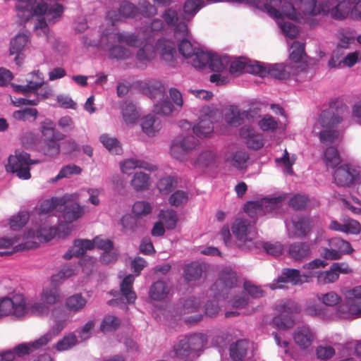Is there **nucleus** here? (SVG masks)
Masks as SVG:
<instances>
[{"instance_id":"48","label":"nucleus","mask_w":361,"mask_h":361,"mask_svg":"<svg viewBox=\"0 0 361 361\" xmlns=\"http://www.w3.org/2000/svg\"><path fill=\"white\" fill-rule=\"evenodd\" d=\"M40 300L48 305H53L60 300V292L56 286L47 287L43 289L40 295Z\"/></svg>"},{"instance_id":"50","label":"nucleus","mask_w":361,"mask_h":361,"mask_svg":"<svg viewBox=\"0 0 361 361\" xmlns=\"http://www.w3.org/2000/svg\"><path fill=\"white\" fill-rule=\"evenodd\" d=\"M102 145L114 155H119L122 152V147L119 142L115 137H110L108 134H103L99 137Z\"/></svg>"},{"instance_id":"57","label":"nucleus","mask_w":361,"mask_h":361,"mask_svg":"<svg viewBox=\"0 0 361 361\" xmlns=\"http://www.w3.org/2000/svg\"><path fill=\"white\" fill-rule=\"evenodd\" d=\"M38 116V111L35 108H25L15 111L13 116L18 121H35Z\"/></svg>"},{"instance_id":"58","label":"nucleus","mask_w":361,"mask_h":361,"mask_svg":"<svg viewBox=\"0 0 361 361\" xmlns=\"http://www.w3.org/2000/svg\"><path fill=\"white\" fill-rule=\"evenodd\" d=\"M78 343V338L73 333H70L63 336L56 344V348L59 351H65L72 348Z\"/></svg>"},{"instance_id":"4","label":"nucleus","mask_w":361,"mask_h":361,"mask_svg":"<svg viewBox=\"0 0 361 361\" xmlns=\"http://www.w3.org/2000/svg\"><path fill=\"white\" fill-rule=\"evenodd\" d=\"M314 275L312 272L301 274L300 271L293 268H283L281 274L270 284L271 289L285 288L286 284L300 286L311 281Z\"/></svg>"},{"instance_id":"20","label":"nucleus","mask_w":361,"mask_h":361,"mask_svg":"<svg viewBox=\"0 0 361 361\" xmlns=\"http://www.w3.org/2000/svg\"><path fill=\"white\" fill-rule=\"evenodd\" d=\"M65 196L66 203L63 204L61 210L62 211L61 216L66 224H62L68 225L71 231L72 227L70 224L82 216L84 213V209L77 202H68L67 195Z\"/></svg>"},{"instance_id":"32","label":"nucleus","mask_w":361,"mask_h":361,"mask_svg":"<svg viewBox=\"0 0 361 361\" xmlns=\"http://www.w3.org/2000/svg\"><path fill=\"white\" fill-rule=\"evenodd\" d=\"M142 131L148 136H154L161 128V121L154 115L148 114L142 118Z\"/></svg>"},{"instance_id":"5","label":"nucleus","mask_w":361,"mask_h":361,"mask_svg":"<svg viewBox=\"0 0 361 361\" xmlns=\"http://www.w3.org/2000/svg\"><path fill=\"white\" fill-rule=\"evenodd\" d=\"M286 195L274 197H264L256 201H250L245 204V212L251 217L271 212L281 207Z\"/></svg>"},{"instance_id":"37","label":"nucleus","mask_w":361,"mask_h":361,"mask_svg":"<svg viewBox=\"0 0 361 361\" xmlns=\"http://www.w3.org/2000/svg\"><path fill=\"white\" fill-rule=\"evenodd\" d=\"M122 116L126 124L135 123L140 117V113L135 104L132 102L125 101L121 106Z\"/></svg>"},{"instance_id":"2","label":"nucleus","mask_w":361,"mask_h":361,"mask_svg":"<svg viewBox=\"0 0 361 361\" xmlns=\"http://www.w3.org/2000/svg\"><path fill=\"white\" fill-rule=\"evenodd\" d=\"M23 13H19L20 19L23 22L28 21L34 16H42L46 15L49 23H56L61 17L63 13V6L60 4H55L49 7L48 4L44 1H38L29 2L25 6V9L23 11Z\"/></svg>"},{"instance_id":"10","label":"nucleus","mask_w":361,"mask_h":361,"mask_svg":"<svg viewBox=\"0 0 361 361\" xmlns=\"http://www.w3.org/2000/svg\"><path fill=\"white\" fill-rule=\"evenodd\" d=\"M26 313V304L23 295H15L12 298L0 299V317L13 314L21 317Z\"/></svg>"},{"instance_id":"23","label":"nucleus","mask_w":361,"mask_h":361,"mask_svg":"<svg viewBox=\"0 0 361 361\" xmlns=\"http://www.w3.org/2000/svg\"><path fill=\"white\" fill-rule=\"evenodd\" d=\"M68 319L66 313L54 316V324L45 334L39 338V341L44 343V345H47L65 328Z\"/></svg>"},{"instance_id":"62","label":"nucleus","mask_w":361,"mask_h":361,"mask_svg":"<svg viewBox=\"0 0 361 361\" xmlns=\"http://www.w3.org/2000/svg\"><path fill=\"white\" fill-rule=\"evenodd\" d=\"M221 297L225 298L224 295H222L221 293L216 292L215 293L214 298L207 301L204 306V313L206 315L209 317H214L219 313L220 307L218 305L217 300H219Z\"/></svg>"},{"instance_id":"30","label":"nucleus","mask_w":361,"mask_h":361,"mask_svg":"<svg viewBox=\"0 0 361 361\" xmlns=\"http://www.w3.org/2000/svg\"><path fill=\"white\" fill-rule=\"evenodd\" d=\"M195 356H199V352L202 351L207 343V337L202 333H195L183 338Z\"/></svg>"},{"instance_id":"28","label":"nucleus","mask_w":361,"mask_h":361,"mask_svg":"<svg viewBox=\"0 0 361 361\" xmlns=\"http://www.w3.org/2000/svg\"><path fill=\"white\" fill-rule=\"evenodd\" d=\"M197 145V140L193 135L186 136L180 142L172 144L171 154L174 158H177L178 154L183 155L195 149Z\"/></svg>"},{"instance_id":"21","label":"nucleus","mask_w":361,"mask_h":361,"mask_svg":"<svg viewBox=\"0 0 361 361\" xmlns=\"http://www.w3.org/2000/svg\"><path fill=\"white\" fill-rule=\"evenodd\" d=\"M172 295V286L162 280L154 282L149 289V297L154 301H164Z\"/></svg>"},{"instance_id":"46","label":"nucleus","mask_w":361,"mask_h":361,"mask_svg":"<svg viewBox=\"0 0 361 361\" xmlns=\"http://www.w3.org/2000/svg\"><path fill=\"white\" fill-rule=\"evenodd\" d=\"M202 268L200 263L194 262L185 266L183 269V278L187 281H197L200 279Z\"/></svg>"},{"instance_id":"51","label":"nucleus","mask_w":361,"mask_h":361,"mask_svg":"<svg viewBox=\"0 0 361 361\" xmlns=\"http://www.w3.org/2000/svg\"><path fill=\"white\" fill-rule=\"evenodd\" d=\"M177 183L176 178L168 176L160 178L157 182V186L161 194L168 195L176 187Z\"/></svg>"},{"instance_id":"42","label":"nucleus","mask_w":361,"mask_h":361,"mask_svg":"<svg viewBox=\"0 0 361 361\" xmlns=\"http://www.w3.org/2000/svg\"><path fill=\"white\" fill-rule=\"evenodd\" d=\"M44 346V344L39 341V338L29 342L17 345L13 350L16 356L23 357L30 355L33 350Z\"/></svg>"},{"instance_id":"40","label":"nucleus","mask_w":361,"mask_h":361,"mask_svg":"<svg viewBox=\"0 0 361 361\" xmlns=\"http://www.w3.org/2000/svg\"><path fill=\"white\" fill-rule=\"evenodd\" d=\"M87 304V300L81 294H74L68 297L65 302L66 308L74 313L80 312Z\"/></svg>"},{"instance_id":"63","label":"nucleus","mask_w":361,"mask_h":361,"mask_svg":"<svg viewBox=\"0 0 361 361\" xmlns=\"http://www.w3.org/2000/svg\"><path fill=\"white\" fill-rule=\"evenodd\" d=\"M317 298L324 305L329 307L336 305L341 301V296L334 291L318 294Z\"/></svg>"},{"instance_id":"25","label":"nucleus","mask_w":361,"mask_h":361,"mask_svg":"<svg viewBox=\"0 0 361 361\" xmlns=\"http://www.w3.org/2000/svg\"><path fill=\"white\" fill-rule=\"evenodd\" d=\"M266 72L267 76L269 75L279 80L286 79L291 75L298 73V71L294 66H286L282 63L269 65L266 68Z\"/></svg>"},{"instance_id":"15","label":"nucleus","mask_w":361,"mask_h":361,"mask_svg":"<svg viewBox=\"0 0 361 361\" xmlns=\"http://www.w3.org/2000/svg\"><path fill=\"white\" fill-rule=\"evenodd\" d=\"M238 281L236 272L231 267H225L219 273V280L212 286V290L227 295Z\"/></svg>"},{"instance_id":"13","label":"nucleus","mask_w":361,"mask_h":361,"mask_svg":"<svg viewBox=\"0 0 361 361\" xmlns=\"http://www.w3.org/2000/svg\"><path fill=\"white\" fill-rule=\"evenodd\" d=\"M361 317V310L352 302L346 301L337 306L335 310H329V322L342 319L353 320Z\"/></svg>"},{"instance_id":"44","label":"nucleus","mask_w":361,"mask_h":361,"mask_svg":"<svg viewBox=\"0 0 361 361\" xmlns=\"http://www.w3.org/2000/svg\"><path fill=\"white\" fill-rule=\"evenodd\" d=\"M121 170L123 173L130 174L131 171L136 168H142L148 171H153L154 168L142 159H124L120 164Z\"/></svg>"},{"instance_id":"55","label":"nucleus","mask_w":361,"mask_h":361,"mask_svg":"<svg viewBox=\"0 0 361 361\" xmlns=\"http://www.w3.org/2000/svg\"><path fill=\"white\" fill-rule=\"evenodd\" d=\"M156 56V51L154 47L150 44H145L140 48L136 54L137 61L141 63L150 61Z\"/></svg>"},{"instance_id":"60","label":"nucleus","mask_w":361,"mask_h":361,"mask_svg":"<svg viewBox=\"0 0 361 361\" xmlns=\"http://www.w3.org/2000/svg\"><path fill=\"white\" fill-rule=\"evenodd\" d=\"M73 254L75 257L82 256L87 250L94 248V243L90 240H75L73 243Z\"/></svg>"},{"instance_id":"59","label":"nucleus","mask_w":361,"mask_h":361,"mask_svg":"<svg viewBox=\"0 0 361 361\" xmlns=\"http://www.w3.org/2000/svg\"><path fill=\"white\" fill-rule=\"evenodd\" d=\"M346 301L352 302L361 310V285L346 290L344 293Z\"/></svg>"},{"instance_id":"14","label":"nucleus","mask_w":361,"mask_h":361,"mask_svg":"<svg viewBox=\"0 0 361 361\" xmlns=\"http://www.w3.org/2000/svg\"><path fill=\"white\" fill-rule=\"evenodd\" d=\"M40 159H8L6 165L7 172L15 173L16 176L23 180H28L31 177V165L39 163Z\"/></svg>"},{"instance_id":"47","label":"nucleus","mask_w":361,"mask_h":361,"mask_svg":"<svg viewBox=\"0 0 361 361\" xmlns=\"http://www.w3.org/2000/svg\"><path fill=\"white\" fill-rule=\"evenodd\" d=\"M159 218L168 230L176 228L178 222V215L176 211L172 209H162L159 214Z\"/></svg>"},{"instance_id":"33","label":"nucleus","mask_w":361,"mask_h":361,"mask_svg":"<svg viewBox=\"0 0 361 361\" xmlns=\"http://www.w3.org/2000/svg\"><path fill=\"white\" fill-rule=\"evenodd\" d=\"M283 245L279 242H265L257 240L253 243V250L258 252L265 251L267 254L278 257L282 254Z\"/></svg>"},{"instance_id":"54","label":"nucleus","mask_w":361,"mask_h":361,"mask_svg":"<svg viewBox=\"0 0 361 361\" xmlns=\"http://www.w3.org/2000/svg\"><path fill=\"white\" fill-rule=\"evenodd\" d=\"M28 41V37L25 34H18L13 37L10 43V54H18L24 49Z\"/></svg>"},{"instance_id":"26","label":"nucleus","mask_w":361,"mask_h":361,"mask_svg":"<svg viewBox=\"0 0 361 361\" xmlns=\"http://www.w3.org/2000/svg\"><path fill=\"white\" fill-rule=\"evenodd\" d=\"M293 339L296 344L302 348H309L314 339V334L307 325L297 327L294 332Z\"/></svg>"},{"instance_id":"64","label":"nucleus","mask_w":361,"mask_h":361,"mask_svg":"<svg viewBox=\"0 0 361 361\" xmlns=\"http://www.w3.org/2000/svg\"><path fill=\"white\" fill-rule=\"evenodd\" d=\"M152 210V205L149 202L141 200L137 201L133 206V213L139 217L145 216L151 213Z\"/></svg>"},{"instance_id":"49","label":"nucleus","mask_w":361,"mask_h":361,"mask_svg":"<svg viewBox=\"0 0 361 361\" xmlns=\"http://www.w3.org/2000/svg\"><path fill=\"white\" fill-rule=\"evenodd\" d=\"M307 314L317 317L319 319L329 322V309L324 307L318 304H310L305 310Z\"/></svg>"},{"instance_id":"38","label":"nucleus","mask_w":361,"mask_h":361,"mask_svg":"<svg viewBox=\"0 0 361 361\" xmlns=\"http://www.w3.org/2000/svg\"><path fill=\"white\" fill-rule=\"evenodd\" d=\"M135 277L133 274L126 276L120 285V290L123 296L128 303H133L136 300V294L133 290V284Z\"/></svg>"},{"instance_id":"16","label":"nucleus","mask_w":361,"mask_h":361,"mask_svg":"<svg viewBox=\"0 0 361 361\" xmlns=\"http://www.w3.org/2000/svg\"><path fill=\"white\" fill-rule=\"evenodd\" d=\"M215 113L209 108L202 109L200 121L193 127L194 133L198 137H207L214 131Z\"/></svg>"},{"instance_id":"56","label":"nucleus","mask_w":361,"mask_h":361,"mask_svg":"<svg viewBox=\"0 0 361 361\" xmlns=\"http://www.w3.org/2000/svg\"><path fill=\"white\" fill-rule=\"evenodd\" d=\"M109 54L111 59L125 60L129 59L133 55V52L122 45H115L109 48Z\"/></svg>"},{"instance_id":"53","label":"nucleus","mask_w":361,"mask_h":361,"mask_svg":"<svg viewBox=\"0 0 361 361\" xmlns=\"http://www.w3.org/2000/svg\"><path fill=\"white\" fill-rule=\"evenodd\" d=\"M118 13L124 18H134L139 13V8L132 2L124 0L119 4Z\"/></svg>"},{"instance_id":"24","label":"nucleus","mask_w":361,"mask_h":361,"mask_svg":"<svg viewBox=\"0 0 361 361\" xmlns=\"http://www.w3.org/2000/svg\"><path fill=\"white\" fill-rule=\"evenodd\" d=\"M27 81V84L26 85H13L14 90L16 92L27 95L28 92H35L39 90L44 84L42 74L39 71H33Z\"/></svg>"},{"instance_id":"18","label":"nucleus","mask_w":361,"mask_h":361,"mask_svg":"<svg viewBox=\"0 0 361 361\" xmlns=\"http://www.w3.org/2000/svg\"><path fill=\"white\" fill-rule=\"evenodd\" d=\"M71 233V228L68 225L59 224L57 226H41L37 231V237L40 240L49 241L54 237L63 238Z\"/></svg>"},{"instance_id":"31","label":"nucleus","mask_w":361,"mask_h":361,"mask_svg":"<svg viewBox=\"0 0 361 361\" xmlns=\"http://www.w3.org/2000/svg\"><path fill=\"white\" fill-rule=\"evenodd\" d=\"M355 32L351 28H341L336 33L338 39L336 49L344 51L350 48V44L355 42Z\"/></svg>"},{"instance_id":"39","label":"nucleus","mask_w":361,"mask_h":361,"mask_svg":"<svg viewBox=\"0 0 361 361\" xmlns=\"http://www.w3.org/2000/svg\"><path fill=\"white\" fill-rule=\"evenodd\" d=\"M247 116V111L240 112L237 106H231L226 111L224 118L227 123L236 127L242 124L244 118Z\"/></svg>"},{"instance_id":"61","label":"nucleus","mask_w":361,"mask_h":361,"mask_svg":"<svg viewBox=\"0 0 361 361\" xmlns=\"http://www.w3.org/2000/svg\"><path fill=\"white\" fill-rule=\"evenodd\" d=\"M188 201L187 192L178 190L175 191L169 198V203L173 207H178L185 204Z\"/></svg>"},{"instance_id":"7","label":"nucleus","mask_w":361,"mask_h":361,"mask_svg":"<svg viewBox=\"0 0 361 361\" xmlns=\"http://www.w3.org/2000/svg\"><path fill=\"white\" fill-rule=\"evenodd\" d=\"M231 229L239 247L253 251V243L257 240L255 239V233L252 231L249 221L237 219L233 223Z\"/></svg>"},{"instance_id":"1","label":"nucleus","mask_w":361,"mask_h":361,"mask_svg":"<svg viewBox=\"0 0 361 361\" xmlns=\"http://www.w3.org/2000/svg\"><path fill=\"white\" fill-rule=\"evenodd\" d=\"M325 165L334 169V183L339 186H349L354 183H361V170L343 163V159H324Z\"/></svg>"},{"instance_id":"35","label":"nucleus","mask_w":361,"mask_h":361,"mask_svg":"<svg viewBox=\"0 0 361 361\" xmlns=\"http://www.w3.org/2000/svg\"><path fill=\"white\" fill-rule=\"evenodd\" d=\"M250 343L246 339H240L230 346V355L234 360H242L247 355Z\"/></svg>"},{"instance_id":"43","label":"nucleus","mask_w":361,"mask_h":361,"mask_svg":"<svg viewBox=\"0 0 361 361\" xmlns=\"http://www.w3.org/2000/svg\"><path fill=\"white\" fill-rule=\"evenodd\" d=\"M66 203V196L61 197H51L44 200L40 205V212L47 214L54 210H61L63 204Z\"/></svg>"},{"instance_id":"3","label":"nucleus","mask_w":361,"mask_h":361,"mask_svg":"<svg viewBox=\"0 0 361 361\" xmlns=\"http://www.w3.org/2000/svg\"><path fill=\"white\" fill-rule=\"evenodd\" d=\"M277 314L273 318V324L279 329L291 328L294 325V315L300 312L299 305L292 300H281L274 305Z\"/></svg>"},{"instance_id":"9","label":"nucleus","mask_w":361,"mask_h":361,"mask_svg":"<svg viewBox=\"0 0 361 361\" xmlns=\"http://www.w3.org/2000/svg\"><path fill=\"white\" fill-rule=\"evenodd\" d=\"M329 247H322L321 256L326 260H336L344 255L350 254L353 249L349 242L341 238H332L328 240Z\"/></svg>"},{"instance_id":"22","label":"nucleus","mask_w":361,"mask_h":361,"mask_svg":"<svg viewBox=\"0 0 361 361\" xmlns=\"http://www.w3.org/2000/svg\"><path fill=\"white\" fill-rule=\"evenodd\" d=\"M311 245L306 242H295L288 246V254L295 262H302L310 257Z\"/></svg>"},{"instance_id":"12","label":"nucleus","mask_w":361,"mask_h":361,"mask_svg":"<svg viewBox=\"0 0 361 361\" xmlns=\"http://www.w3.org/2000/svg\"><path fill=\"white\" fill-rule=\"evenodd\" d=\"M353 272L352 269L346 262H334L329 270L315 272L317 283L320 285H326L336 282L341 274H348Z\"/></svg>"},{"instance_id":"36","label":"nucleus","mask_w":361,"mask_h":361,"mask_svg":"<svg viewBox=\"0 0 361 361\" xmlns=\"http://www.w3.org/2000/svg\"><path fill=\"white\" fill-rule=\"evenodd\" d=\"M343 121V118L338 114L333 111H322L319 116V123L321 126L326 129H332L337 126Z\"/></svg>"},{"instance_id":"27","label":"nucleus","mask_w":361,"mask_h":361,"mask_svg":"<svg viewBox=\"0 0 361 361\" xmlns=\"http://www.w3.org/2000/svg\"><path fill=\"white\" fill-rule=\"evenodd\" d=\"M292 51L290 54V59L295 63H299V65H293L298 73L307 68V64L303 61V59L306 56L305 52V44L298 41H295L291 45Z\"/></svg>"},{"instance_id":"34","label":"nucleus","mask_w":361,"mask_h":361,"mask_svg":"<svg viewBox=\"0 0 361 361\" xmlns=\"http://www.w3.org/2000/svg\"><path fill=\"white\" fill-rule=\"evenodd\" d=\"M157 47L163 60L166 62L173 61L176 54V45L173 41L165 39H159L157 43Z\"/></svg>"},{"instance_id":"41","label":"nucleus","mask_w":361,"mask_h":361,"mask_svg":"<svg viewBox=\"0 0 361 361\" xmlns=\"http://www.w3.org/2000/svg\"><path fill=\"white\" fill-rule=\"evenodd\" d=\"M108 39L113 41L116 39L119 43H126L130 47H137L141 44L140 39L133 33L118 32L111 34L108 36Z\"/></svg>"},{"instance_id":"45","label":"nucleus","mask_w":361,"mask_h":361,"mask_svg":"<svg viewBox=\"0 0 361 361\" xmlns=\"http://www.w3.org/2000/svg\"><path fill=\"white\" fill-rule=\"evenodd\" d=\"M130 185L137 192L146 190L150 185V177L143 172H136L130 181Z\"/></svg>"},{"instance_id":"29","label":"nucleus","mask_w":361,"mask_h":361,"mask_svg":"<svg viewBox=\"0 0 361 361\" xmlns=\"http://www.w3.org/2000/svg\"><path fill=\"white\" fill-rule=\"evenodd\" d=\"M178 51L183 56L189 60L188 62L190 63L193 67L194 62L197 61V59H200L198 56L200 55V53H203L204 51L197 47H194L191 42L186 39H183L178 44Z\"/></svg>"},{"instance_id":"52","label":"nucleus","mask_w":361,"mask_h":361,"mask_svg":"<svg viewBox=\"0 0 361 361\" xmlns=\"http://www.w3.org/2000/svg\"><path fill=\"white\" fill-rule=\"evenodd\" d=\"M204 6L203 0H187L183 5V11L188 20L192 18Z\"/></svg>"},{"instance_id":"11","label":"nucleus","mask_w":361,"mask_h":361,"mask_svg":"<svg viewBox=\"0 0 361 361\" xmlns=\"http://www.w3.org/2000/svg\"><path fill=\"white\" fill-rule=\"evenodd\" d=\"M289 238H304L312 227V221L306 216H293L284 221Z\"/></svg>"},{"instance_id":"19","label":"nucleus","mask_w":361,"mask_h":361,"mask_svg":"<svg viewBox=\"0 0 361 361\" xmlns=\"http://www.w3.org/2000/svg\"><path fill=\"white\" fill-rule=\"evenodd\" d=\"M336 4L331 6L327 3L322 5V11L324 13H329L335 20H343L346 18L349 13H352V8L343 0H331Z\"/></svg>"},{"instance_id":"17","label":"nucleus","mask_w":361,"mask_h":361,"mask_svg":"<svg viewBox=\"0 0 361 361\" xmlns=\"http://www.w3.org/2000/svg\"><path fill=\"white\" fill-rule=\"evenodd\" d=\"M198 56L200 59L194 62V67L196 68H202L206 65L214 72H221L226 68L224 62L217 54L203 51Z\"/></svg>"},{"instance_id":"6","label":"nucleus","mask_w":361,"mask_h":361,"mask_svg":"<svg viewBox=\"0 0 361 361\" xmlns=\"http://www.w3.org/2000/svg\"><path fill=\"white\" fill-rule=\"evenodd\" d=\"M42 134L44 140L42 147L43 154L46 156L54 157L59 153V141L65 139L66 135L56 130L50 123L44 122L42 125Z\"/></svg>"},{"instance_id":"8","label":"nucleus","mask_w":361,"mask_h":361,"mask_svg":"<svg viewBox=\"0 0 361 361\" xmlns=\"http://www.w3.org/2000/svg\"><path fill=\"white\" fill-rule=\"evenodd\" d=\"M262 10L277 19L287 17L291 20H296L298 18V13L293 4L287 1L282 2L281 0H270L269 2L262 3Z\"/></svg>"}]
</instances>
